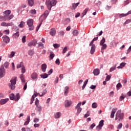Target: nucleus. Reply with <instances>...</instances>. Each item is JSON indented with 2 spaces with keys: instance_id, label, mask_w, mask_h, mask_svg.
I'll return each instance as SVG.
<instances>
[{
  "instance_id": "f257e3e1",
  "label": "nucleus",
  "mask_w": 131,
  "mask_h": 131,
  "mask_svg": "<svg viewBox=\"0 0 131 131\" xmlns=\"http://www.w3.org/2000/svg\"><path fill=\"white\" fill-rule=\"evenodd\" d=\"M57 4V1L56 0H46V5L48 10H51L52 7L56 6Z\"/></svg>"
},
{
  "instance_id": "f03ea898",
  "label": "nucleus",
  "mask_w": 131,
  "mask_h": 131,
  "mask_svg": "<svg viewBox=\"0 0 131 131\" xmlns=\"http://www.w3.org/2000/svg\"><path fill=\"white\" fill-rule=\"evenodd\" d=\"M10 83L9 84V86L11 90H15L16 82H17V77H14L10 80Z\"/></svg>"
},
{
  "instance_id": "7ed1b4c3",
  "label": "nucleus",
  "mask_w": 131,
  "mask_h": 131,
  "mask_svg": "<svg viewBox=\"0 0 131 131\" xmlns=\"http://www.w3.org/2000/svg\"><path fill=\"white\" fill-rule=\"evenodd\" d=\"M123 116H124V114L123 113H121V110H119L116 114L115 120H117L119 119V121L122 120L123 119Z\"/></svg>"
},
{
  "instance_id": "20e7f679",
  "label": "nucleus",
  "mask_w": 131,
  "mask_h": 131,
  "mask_svg": "<svg viewBox=\"0 0 131 131\" xmlns=\"http://www.w3.org/2000/svg\"><path fill=\"white\" fill-rule=\"evenodd\" d=\"M27 25L29 27V30H33L34 29V26H33V19L30 18L27 21Z\"/></svg>"
},
{
  "instance_id": "39448f33",
  "label": "nucleus",
  "mask_w": 131,
  "mask_h": 131,
  "mask_svg": "<svg viewBox=\"0 0 131 131\" xmlns=\"http://www.w3.org/2000/svg\"><path fill=\"white\" fill-rule=\"evenodd\" d=\"M94 40H92L91 42H90L89 46L90 47H91V49L90 50V54L91 55H94V53L96 51V45L94 44Z\"/></svg>"
},
{
  "instance_id": "423d86ee",
  "label": "nucleus",
  "mask_w": 131,
  "mask_h": 131,
  "mask_svg": "<svg viewBox=\"0 0 131 131\" xmlns=\"http://www.w3.org/2000/svg\"><path fill=\"white\" fill-rule=\"evenodd\" d=\"M48 15H49V11L48 10L45 11V13L40 16V18H39L40 22L42 23L44 20H46Z\"/></svg>"
},
{
  "instance_id": "0eeeda50",
  "label": "nucleus",
  "mask_w": 131,
  "mask_h": 131,
  "mask_svg": "<svg viewBox=\"0 0 131 131\" xmlns=\"http://www.w3.org/2000/svg\"><path fill=\"white\" fill-rule=\"evenodd\" d=\"M105 41L106 39H105V37H103L101 40L100 41V46H102V50H106V49H107V45L105 43Z\"/></svg>"
},
{
  "instance_id": "6e6552de",
  "label": "nucleus",
  "mask_w": 131,
  "mask_h": 131,
  "mask_svg": "<svg viewBox=\"0 0 131 131\" xmlns=\"http://www.w3.org/2000/svg\"><path fill=\"white\" fill-rule=\"evenodd\" d=\"M6 71L5 70V68L4 66H2L0 68V76L4 77Z\"/></svg>"
},
{
  "instance_id": "1a4fd4ad",
  "label": "nucleus",
  "mask_w": 131,
  "mask_h": 131,
  "mask_svg": "<svg viewBox=\"0 0 131 131\" xmlns=\"http://www.w3.org/2000/svg\"><path fill=\"white\" fill-rule=\"evenodd\" d=\"M2 39L4 42H6V43H9V42H10V37L7 35H4L2 37Z\"/></svg>"
},
{
  "instance_id": "9d476101",
  "label": "nucleus",
  "mask_w": 131,
  "mask_h": 131,
  "mask_svg": "<svg viewBox=\"0 0 131 131\" xmlns=\"http://www.w3.org/2000/svg\"><path fill=\"white\" fill-rule=\"evenodd\" d=\"M80 106H81V102L78 103L77 106H76L75 108L77 110V113L78 114H79L80 112H81L82 108L80 107Z\"/></svg>"
},
{
  "instance_id": "9b49d317",
  "label": "nucleus",
  "mask_w": 131,
  "mask_h": 131,
  "mask_svg": "<svg viewBox=\"0 0 131 131\" xmlns=\"http://www.w3.org/2000/svg\"><path fill=\"white\" fill-rule=\"evenodd\" d=\"M37 43V40H34L29 42L28 44V47H32V46L34 47V46H36Z\"/></svg>"
},
{
  "instance_id": "f8f14e48",
  "label": "nucleus",
  "mask_w": 131,
  "mask_h": 131,
  "mask_svg": "<svg viewBox=\"0 0 131 131\" xmlns=\"http://www.w3.org/2000/svg\"><path fill=\"white\" fill-rule=\"evenodd\" d=\"M5 21H10L11 19H13L14 18V15L11 14L10 15H4Z\"/></svg>"
},
{
  "instance_id": "ddd939ff",
  "label": "nucleus",
  "mask_w": 131,
  "mask_h": 131,
  "mask_svg": "<svg viewBox=\"0 0 131 131\" xmlns=\"http://www.w3.org/2000/svg\"><path fill=\"white\" fill-rule=\"evenodd\" d=\"M116 111H117V108H113L112 110V113L111 114V118H114V115L115 113H116Z\"/></svg>"
},
{
  "instance_id": "4468645a",
  "label": "nucleus",
  "mask_w": 131,
  "mask_h": 131,
  "mask_svg": "<svg viewBox=\"0 0 131 131\" xmlns=\"http://www.w3.org/2000/svg\"><path fill=\"white\" fill-rule=\"evenodd\" d=\"M56 29L55 28H52L51 29L50 34V35H52V36H55V35H56Z\"/></svg>"
},
{
  "instance_id": "2eb2a0df",
  "label": "nucleus",
  "mask_w": 131,
  "mask_h": 131,
  "mask_svg": "<svg viewBox=\"0 0 131 131\" xmlns=\"http://www.w3.org/2000/svg\"><path fill=\"white\" fill-rule=\"evenodd\" d=\"M8 101H9V99H1L0 100V104L1 105H5V104H6Z\"/></svg>"
},
{
  "instance_id": "dca6fc26",
  "label": "nucleus",
  "mask_w": 131,
  "mask_h": 131,
  "mask_svg": "<svg viewBox=\"0 0 131 131\" xmlns=\"http://www.w3.org/2000/svg\"><path fill=\"white\" fill-rule=\"evenodd\" d=\"M72 103V101L70 100H66L65 101V107H69L70 105Z\"/></svg>"
},
{
  "instance_id": "f3484780",
  "label": "nucleus",
  "mask_w": 131,
  "mask_h": 131,
  "mask_svg": "<svg viewBox=\"0 0 131 131\" xmlns=\"http://www.w3.org/2000/svg\"><path fill=\"white\" fill-rule=\"evenodd\" d=\"M41 69L43 72H46V70L47 69V64L46 63L41 64Z\"/></svg>"
},
{
  "instance_id": "a211bd4d",
  "label": "nucleus",
  "mask_w": 131,
  "mask_h": 131,
  "mask_svg": "<svg viewBox=\"0 0 131 131\" xmlns=\"http://www.w3.org/2000/svg\"><path fill=\"white\" fill-rule=\"evenodd\" d=\"M61 114L60 112H57L56 114H54V118L56 119L58 118H60L61 117Z\"/></svg>"
},
{
  "instance_id": "6ab92c4d",
  "label": "nucleus",
  "mask_w": 131,
  "mask_h": 131,
  "mask_svg": "<svg viewBox=\"0 0 131 131\" xmlns=\"http://www.w3.org/2000/svg\"><path fill=\"white\" fill-rule=\"evenodd\" d=\"M94 75H99L100 74V70L98 69H96L93 71Z\"/></svg>"
},
{
  "instance_id": "aec40b11",
  "label": "nucleus",
  "mask_w": 131,
  "mask_h": 131,
  "mask_svg": "<svg viewBox=\"0 0 131 131\" xmlns=\"http://www.w3.org/2000/svg\"><path fill=\"white\" fill-rule=\"evenodd\" d=\"M68 93H69V87L67 86L64 88V96H67Z\"/></svg>"
},
{
  "instance_id": "412c9836",
  "label": "nucleus",
  "mask_w": 131,
  "mask_h": 131,
  "mask_svg": "<svg viewBox=\"0 0 131 131\" xmlns=\"http://www.w3.org/2000/svg\"><path fill=\"white\" fill-rule=\"evenodd\" d=\"M19 35H20V33L19 31H17L15 33L13 34V37H14V38H18Z\"/></svg>"
},
{
  "instance_id": "4be33fe9",
  "label": "nucleus",
  "mask_w": 131,
  "mask_h": 131,
  "mask_svg": "<svg viewBox=\"0 0 131 131\" xmlns=\"http://www.w3.org/2000/svg\"><path fill=\"white\" fill-rule=\"evenodd\" d=\"M48 91H47V90H43L41 92V94L40 95L39 93L38 94V95H39V97H43L45 95L47 94Z\"/></svg>"
},
{
  "instance_id": "5701e85b",
  "label": "nucleus",
  "mask_w": 131,
  "mask_h": 131,
  "mask_svg": "<svg viewBox=\"0 0 131 131\" xmlns=\"http://www.w3.org/2000/svg\"><path fill=\"white\" fill-rule=\"evenodd\" d=\"M30 122V116H27V121L25 122L24 125H27Z\"/></svg>"
},
{
  "instance_id": "b1692460",
  "label": "nucleus",
  "mask_w": 131,
  "mask_h": 131,
  "mask_svg": "<svg viewBox=\"0 0 131 131\" xmlns=\"http://www.w3.org/2000/svg\"><path fill=\"white\" fill-rule=\"evenodd\" d=\"M78 5H79V3H73L72 4V9L73 10H75V9L76 8H77V7L78 6Z\"/></svg>"
},
{
  "instance_id": "393cba45",
  "label": "nucleus",
  "mask_w": 131,
  "mask_h": 131,
  "mask_svg": "<svg viewBox=\"0 0 131 131\" xmlns=\"http://www.w3.org/2000/svg\"><path fill=\"white\" fill-rule=\"evenodd\" d=\"M31 77L32 79H35L36 78H37V74H36V73H33L31 75Z\"/></svg>"
},
{
  "instance_id": "a878e982",
  "label": "nucleus",
  "mask_w": 131,
  "mask_h": 131,
  "mask_svg": "<svg viewBox=\"0 0 131 131\" xmlns=\"http://www.w3.org/2000/svg\"><path fill=\"white\" fill-rule=\"evenodd\" d=\"M20 99V95L19 94V93H17L15 96H14V101H18L19 99Z\"/></svg>"
},
{
  "instance_id": "bb28decb",
  "label": "nucleus",
  "mask_w": 131,
  "mask_h": 131,
  "mask_svg": "<svg viewBox=\"0 0 131 131\" xmlns=\"http://www.w3.org/2000/svg\"><path fill=\"white\" fill-rule=\"evenodd\" d=\"M24 67V64L23 63V62H20V64H18L17 65L16 68L17 69H19V68H21Z\"/></svg>"
},
{
  "instance_id": "cd10ccee",
  "label": "nucleus",
  "mask_w": 131,
  "mask_h": 131,
  "mask_svg": "<svg viewBox=\"0 0 131 131\" xmlns=\"http://www.w3.org/2000/svg\"><path fill=\"white\" fill-rule=\"evenodd\" d=\"M49 76V75H48V74L47 73H44L43 74H41L40 75V77L41 78H48V77Z\"/></svg>"
},
{
  "instance_id": "c85d7f7f",
  "label": "nucleus",
  "mask_w": 131,
  "mask_h": 131,
  "mask_svg": "<svg viewBox=\"0 0 131 131\" xmlns=\"http://www.w3.org/2000/svg\"><path fill=\"white\" fill-rule=\"evenodd\" d=\"M25 26V22L21 21L20 23V24L18 25V27L20 28H23Z\"/></svg>"
},
{
  "instance_id": "c756f323",
  "label": "nucleus",
  "mask_w": 131,
  "mask_h": 131,
  "mask_svg": "<svg viewBox=\"0 0 131 131\" xmlns=\"http://www.w3.org/2000/svg\"><path fill=\"white\" fill-rule=\"evenodd\" d=\"M125 66V63L122 62L120 63V66L117 67L118 69H121V68H123V67H124Z\"/></svg>"
},
{
  "instance_id": "7c9ffc66",
  "label": "nucleus",
  "mask_w": 131,
  "mask_h": 131,
  "mask_svg": "<svg viewBox=\"0 0 131 131\" xmlns=\"http://www.w3.org/2000/svg\"><path fill=\"white\" fill-rule=\"evenodd\" d=\"M73 34L74 36H77L79 34V33L77 30H75L73 31Z\"/></svg>"
},
{
  "instance_id": "2f4dec72",
  "label": "nucleus",
  "mask_w": 131,
  "mask_h": 131,
  "mask_svg": "<svg viewBox=\"0 0 131 131\" xmlns=\"http://www.w3.org/2000/svg\"><path fill=\"white\" fill-rule=\"evenodd\" d=\"M4 14H5L4 16H8L11 14V10H6L4 12Z\"/></svg>"
},
{
  "instance_id": "473e14b6",
  "label": "nucleus",
  "mask_w": 131,
  "mask_h": 131,
  "mask_svg": "<svg viewBox=\"0 0 131 131\" xmlns=\"http://www.w3.org/2000/svg\"><path fill=\"white\" fill-rule=\"evenodd\" d=\"M16 54V52L12 51L11 52V54L10 55H8V58H13L14 56H15V54Z\"/></svg>"
},
{
  "instance_id": "72a5a7b5",
  "label": "nucleus",
  "mask_w": 131,
  "mask_h": 131,
  "mask_svg": "<svg viewBox=\"0 0 131 131\" xmlns=\"http://www.w3.org/2000/svg\"><path fill=\"white\" fill-rule=\"evenodd\" d=\"M29 13L32 15H35V14H36V10H35V9L31 10H30Z\"/></svg>"
},
{
  "instance_id": "f704fd0d",
  "label": "nucleus",
  "mask_w": 131,
  "mask_h": 131,
  "mask_svg": "<svg viewBox=\"0 0 131 131\" xmlns=\"http://www.w3.org/2000/svg\"><path fill=\"white\" fill-rule=\"evenodd\" d=\"M28 54L29 56H33V55L34 54V51H33V50H30L28 51Z\"/></svg>"
},
{
  "instance_id": "c9c22d12",
  "label": "nucleus",
  "mask_w": 131,
  "mask_h": 131,
  "mask_svg": "<svg viewBox=\"0 0 131 131\" xmlns=\"http://www.w3.org/2000/svg\"><path fill=\"white\" fill-rule=\"evenodd\" d=\"M20 78L22 82H25V79L24 78V75L21 74L20 76Z\"/></svg>"
},
{
  "instance_id": "e433bc0d",
  "label": "nucleus",
  "mask_w": 131,
  "mask_h": 131,
  "mask_svg": "<svg viewBox=\"0 0 131 131\" xmlns=\"http://www.w3.org/2000/svg\"><path fill=\"white\" fill-rule=\"evenodd\" d=\"M116 69V65H114L113 67H112L110 69V72H112L114 71V70H115Z\"/></svg>"
},
{
  "instance_id": "4c0bfd02",
  "label": "nucleus",
  "mask_w": 131,
  "mask_h": 131,
  "mask_svg": "<svg viewBox=\"0 0 131 131\" xmlns=\"http://www.w3.org/2000/svg\"><path fill=\"white\" fill-rule=\"evenodd\" d=\"M38 46L40 48V49H43L45 48V46H43V43H42V42L38 43Z\"/></svg>"
},
{
  "instance_id": "58836bf2",
  "label": "nucleus",
  "mask_w": 131,
  "mask_h": 131,
  "mask_svg": "<svg viewBox=\"0 0 131 131\" xmlns=\"http://www.w3.org/2000/svg\"><path fill=\"white\" fill-rule=\"evenodd\" d=\"M28 4L31 7H32V6H33V4H34L33 0H28Z\"/></svg>"
},
{
  "instance_id": "ea45409f",
  "label": "nucleus",
  "mask_w": 131,
  "mask_h": 131,
  "mask_svg": "<svg viewBox=\"0 0 131 131\" xmlns=\"http://www.w3.org/2000/svg\"><path fill=\"white\" fill-rule=\"evenodd\" d=\"M9 98L10 100H15V95L14 94H12L10 95Z\"/></svg>"
},
{
  "instance_id": "a19ab883",
  "label": "nucleus",
  "mask_w": 131,
  "mask_h": 131,
  "mask_svg": "<svg viewBox=\"0 0 131 131\" xmlns=\"http://www.w3.org/2000/svg\"><path fill=\"white\" fill-rule=\"evenodd\" d=\"M88 11H89V9L88 8H86L83 12V13H82L83 16L82 17H83L84 16V15L86 14V13H88Z\"/></svg>"
},
{
  "instance_id": "79ce46f5",
  "label": "nucleus",
  "mask_w": 131,
  "mask_h": 131,
  "mask_svg": "<svg viewBox=\"0 0 131 131\" xmlns=\"http://www.w3.org/2000/svg\"><path fill=\"white\" fill-rule=\"evenodd\" d=\"M116 88L117 89H118V90H119V89L122 88V85L121 84V83H118L116 85Z\"/></svg>"
},
{
  "instance_id": "37998d69",
  "label": "nucleus",
  "mask_w": 131,
  "mask_h": 131,
  "mask_svg": "<svg viewBox=\"0 0 131 131\" xmlns=\"http://www.w3.org/2000/svg\"><path fill=\"white\" fill-rule=\"evenodd\" d=\"M127 16V13L124 14V13H122L119 14V17L120 18H123V17H126Z\"/></svg>"
},
{
  "instance_id": "c03bdc74",
  "label": "nucleus",
  "mask_w": 131,
  "mask_h": 131,
  "mask_svg": "<svg viewBox=\"0 0 131 131\" xmlns=\"http://www.w3.org/2000/svg\"><path fill=\"white\" fill-rule=\"evenodd\" d=\"M53 47L55 49H58V48H60V44H57V43L53 44Z\"/></svg>"
},
{
  "instance_id": "a18cd8bd",
  "label": "nucleus",
  "mask_w": 131,
  "mask_h": 131,
  "mask_svg": "<svg viewBox=\"0 0 131 131\" xmlns=\"http://www.w3.org/2000/svg\"><path fill=\"white\" fill-rule=\"evenodd\" d=\"M99 126H101V127L104 125V120H102L99 122Z\"/></svg>"
},
{
  "instance_id": "49530a36",
  "label": "nucleus",
  "mask_w": 131,
  "mask_h": 131,
  "mask_svg": "<svg viewBox=\"0 0 131 131\" xmlns=\"http://www.w3.org/2000/svg\"><path fill=\"white\" fill-rule=\"evenodd\" d=\"M97 107H98V104H97V103L94 102L92 104V108H97Z\"/></svg>"
},
{
  "instance_id": "de8ad7c7",
  "label": "nucleus",
  "mask_w": 131,
  "mask_h": 131,
  "mask_svg": "<svg viewBox=\"0 0 131 131\" xmlns=\"http://www.w3.org/2000/svg\"><path fill=\"white\" fill-rule=\"evenodd\" d=\"M54 57H55V54H53L52 53H50V60H53V59L54 58Z\"/></svg>"
},
{
  "instance_id": "09e8293b",
  "label": "nucleus",
  "mask_w": 131,
  "mask_h": 131,
  "mask_svg": "<svg viewBox=\"0 0 131 131\" xmlns=\"http://www.w3.org/2000/svg\"><path fill=\"white\" fill-rule=\"evenodd\" d=\"M4 67H5V68H8L9 67V62H5L4 64Z\"/></svg>"
},
{
  "instance_id": "8fccbe9b",
  "label": "nucleus",
  "mask_w": 131,
  "mask_h": 131,
  "mask_svg": "<svg viewBox=\"0 0 131 131\" xmlns=\"http://www.w3.org/2000/svg\"><path fill=\"white\" fill-rule=\"evenodd\" d=\"M39 104V100L37 98H36L35 101V105L36 106H37Z\"/></svg>"
},
{
  "instance_id": "3c124183",
  "label": "nucleus",
  "mask_w": 131,
  "mask_h": 131,
  "mask_svg": "<svg viewBox=\"0 0 131 131\" xmlns=\"http://www.w3.org/2000/svg\"><path fill=\"white\" fill-rule=\"evenodd\" d=\"M36 106L37 108V111H41V106H40L39 104Z\"/></svg>"
},
{
  "instance_id": "603ef678",
  "label": "nucleus",
  "mask_w": 131,
  "mask_h": 131,
  "mask_svg": "<svg viewBox=\"0 0 131 131\" xmlns=\"http://www.w3.org/2000/svg\"><path fill=\"white\" fill-rule=\"evenodd\" d=\"M12 29L14 30H17V31H19V28L16 26H13L12 27Z\"/></svg>"
},
{
  "instance_id": "864d4df0",
  "label": "nucleus",
  "mask_w": 131,
  "mask_h": 131,
  "mask_svg": "<svg viewBox=\"0 0 131 131\" xmlns=\"http://www.w3.org/2000/svg\"><path fill=\"white\" fill-rule=\"evenodd\" d=\"M111 78V76L107 75L105 78L106 81H109L110 80V79Z\"/></svg>"
},
{
  "instance_id": "5fc2aeb1",
  "label": "nucleus",
  "mask_w": 131,
  "mask_h": 131,
  "mask_svg": "<svg viewBox=\"0 0 131 131\" xmlns=\"http://www.w3.org/2000/svg\"><path fill=\"white\" fill-rule=\"evenodd\" d=\"M22 42L24 43L26 42V36H24L22 38Z\"/></svg>"
},
{
  "instance_id": "6e6d98bb",
  "label": "nucleus",
  "mask_w": 131,
  "mask_h": 131,
  "mask_svg": "<svg viewBox=\"0 0 131 131\" xmlns=\"http://www.w3.org/2000/svg\"><path fill=\"white\" fill-rule=\"evenodd\" d=\"M60 63L61 62H60V59H59V58H57L55 61V64H56L57 65H59V64H60Z\"/></svg>"
},
{
  "instance_id": "4d7b16f0",
  "label": "nucleus",
  "mask_w": 131,
  "mask_h": 131,
  "mask_svg": "<svg viewBox=\"0 0 131 131\" xmlns=\"http://www.w3.org/2000/svg\"><path fill=\"white\" fill-rule=\"evenodd\" d=\"M34 95H33L32 96L31 99V102H30V104H32V103H33V102L34 101Z\"/></svg>"
},
{
  "instance_id": "13d9d810",
  "label": "nucleus",
  "mask_w": 131,
  "mask_h": 131,
  "mask_svg": "<svg viewBox=\"0 0 131 131\" xmlns=\"http://www.w3.org/2000/svg\"><path fill=\"white\" fill-rule=\"evenodd\" d=\"M101 129H102V126L99 125L96 127V130L97 131L101 130Z\"/></svg>"
},
{
  "instance_id": "bf43d9fd",
  "label": "nucleus",
  "mask_w": 131,
  "mask_h": 131,
  "mask_svg": "<svg viewBox=\"0 0 131 131\" xmlns=\"http://www.w3.org/2000/svg\"><path fill=\"white\" fill-rule=\"evenodd\" d=\"M26 72V70H25V67H23L21 68V73H25Z\"/></svg>"
},
{
  "instance_id": "052dcab7",
  "label": "nucleus",
  "mask_w": 131,
  "mask_h": 131,
  "mask_svg": "<svg viewBox=\"0 0 131 131\" xmlns=\"http://www.w3.org/2000/svg\"><path fill=\"white\" fill-rule=\"evenodd\" d=\"M0 21H6L5 18V15L0 16Z\"/></svg>"
},
{
  "instance_id": "680f3d73",
  "label": "nucleus",
  "mask_w": 131,
  "mask_h": 131,
  "mask_svg": "<svg viewBox=\"0 0 131 131\" xmlns=\"http://www.w3.org/2000/svg\"><path fill=\"white\" fill-rule=\"evenodd\" d=\"M122 127V123H120L119 125H118L117 128L118 129H120Z\"/></svg>"
},
{
  "instance_id": "e2e57ef3",
  "label": "nucleus",
  "mask_w": 131,
  "mask_h": 131,
  "mask_svg": "<svg viewBox=\"0 0 131 131\" xmlns=\"http://www.w3.org/2000/svg\"><path fill=\"white\" fill-rule=\"evenodd\" d=\"M53 73V69H51L50 71L48 72V75H51Z\"/></svg>"
},
{
  "instance_id": "0e129e2a",
  "label": "nucleus",
  "mask_w": 131,
  "mask_h": 131,
  "mask_svg": "<svg viewBox=\"0 0 131 131\" xmlns=\"http://www.w3.org/2000/svg\"><path fill=\"white\" fill-rule=\"evenodd\" d=\"M67 47H65L63 50L62 51V54H65V53H66V52H67Z\"/></svg>"
},
{
  "instance_id": "69168bd1",
  "label": "nucleus",
  "mask_w": 131,
  "mask_h": 131,
  "mask_svg": "<svg viewBox=\"0 0 131 131\" xmlns=\"http://www.w3.org/2000/svg\"><path fill=\"white\" fill-rule=\"evenodd\" d=\"M64 32L63 31H60L59 33V35L63 36L64 34Z\"/></svg>"
},
{
  "instance_id": "338daca9",
  "label": "nucleus",
  "mask_w": 131,
  "mask_h": 131,
  "mask_svg": "<svg viewBox=\"0 0 131 131\" xmlns=\"http://www.w3.org/2000/svg\"><path fill=\"white\" fill-rule=\"evenodd\" d=\"M130 19H127L124 23V24H128V23H130Z\"/></svg>"
},
{
  "instance_id": "774afa93",
  "label": "nucleus",
  "mask_w": 131,
  "mask_h": 131,
  "mask_svg": "<svg viewBox=\"0 0 131 131\" xmlns=\"http://www.w3.org/2000/svg\"><path fill=\"white\" fill-rule=\"evenodd\" d=\"M1 26H7V23H1Z\"/></svg>"
}]
</instances>
